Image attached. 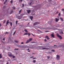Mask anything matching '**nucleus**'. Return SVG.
Segmentation results:
<instances>
[{
  "label": "nucleus",
  "mask_w": 64,
  "mask_h": 64,
  "mask_svg": "<svg viewBox=\"0 0 64 64\" xmlns=\"http://www.w3.org/2000/svg\"><path fill=\"white\" fill-rule=\"evenodd\" d=\"M24 30L25 31H26V32H28V31H27V30L25 29V30Z\"/></svg>",
  "instance_id": "nucleus-21"
},
{
  "label": "nucleus",
  "mask_w": 64,
  "mask_h": 64,
  "mask_svg": "<svg viewBox=\"0 0 64 64\" xmlns=\"http://www.w3.org/2000/svg\"><path fill=\"white\" fill-rule=\"evenodd\" d=\"M8 32H6V33H5V34H8Z\"/></svg>",
  "instance_id": "nucleus-43"
},
{
  "label": "nucleus",
  "mask_w": 64,
  "mask_h": 64,
  "mask_svg": "<svg viewBox=\"0 0 64 64\" xmlns=\"http://www.w3.org/2000/svg\"><path fill=\"white\" fill-rule=\"evenodd\" d=\"M27 12L28 13V14H29V13L31 12V11L30 10H27Z\"/></svg>",
  "instance_id": "nucleus-10"
},
{
  "label": "nucleus",
  "mask_w": 64,
  "mask_h": 64,
  "mask_svg": "<svg viewBox=\"0 0 64 64\" xmlns=\"http://www.w3.org/2000/svg\"><path fill=\"white\" fill-rule=\"evenodd\" d=\"M36 58H33V59H36Z\"/></svg>",
  "instance_id": "nucleus-46"
},
{
  "label": "nucleus",
  "mask_w": 64,
  "mask_h": 64,
  "mask_svg": "<svg viewBox=\"0 0 64 64\" xmlns=\"http://www.w3.org/2000/svg\"><path fill=\"white\" fill-rule=\"evenodd\" d=\"M62 11H63V12L64 13V9L63 8L62 9Z\"/></svg>",
  "instance_id": "nucleus-25"
},
{
  "label": "nucleus",
  "mask_w": 64,
  "mask_h": 64,
  "mask_svg": "<svg viewBox=\"0 0 64 64\" xmlns=\"http://www.w3.org/2000/svg\"><path fill=\"white\" fill-rule=\"evenodd\" d=\"M62 47V45H59L58 46V47H60H60Z\"/></svg>",
  "instance_id": "nucleus-26"
},
{
  "label": "nucleus",
  "mask_w": 64,
  "mask_h": 64,
  "mask_svg": "<svg viewBox=\"0 0 64 64\" xmlns=\"http://www.w3.org/2000/svg\"><path fill=\"white\" fill-rule=\"evenodd\" d=\"M36 62V60H33V62L34 63H35Z\"/></svg>",
  "instance_id": "nucleus-18"
},
{
  "label": "nucleus",
  "mask_w": 64,
  "mask_h": 64,
  "mask_svg": "<svg viewBox=\"0 0 64 64\" xmlns=\"http://www.w3.org/2000/svg\"><path fill=\"white\" fill-rule=\"evenodd\" d=\"M17 23H18V21L17 20L16 21V25H17Z\"/></svg>",
  "instance_id": "nucleus-28"
},
{
  "label": "nucleus",
  "mask_w": 64,
  "mask_h": 64,
  "mask_svg": "<svg viewBox=\"0 0 64 64\" xmlns=\"http://www.w3.org/2000/svg\"><path fill=\"white\" fill-rule=\"evenodd\" d=\"M8 56H10V57H12V54H11V53L10 52H9L8 54Z\"/></svg>",
  "instance_id": "nucleus-5"
},
{
  "label": "nucleus",
  "mask_w": 64,
  "mask_h": 64,
  "mask_svg": "<svg viewBox=\"0 0 64 64\" xmlns=\"http://www.w3.org/2000/svg\"><path fill=\"white\" fill-rule=\"evenodd\" d=\"M28 52H30V50H29V51H28Z\"/></svg>",
  "instance_id": "nucleus-54"
},
{
  "label": "nucleus",
  "mask_w": 64,
  "mask_h": 64,
  "mask_svg": "<svg viewBox=\"0 0 64 64\" xmlns=\"http://www.w3.org/2000/svg\"><path fill=\"white\" fill-rule=\"evenodd\" d=\"M58 13H59V12H58V11H57V12H56V14H58Z\"/></svg>",
  "instance_id": "nucleus-39"
},
{
  "label": "nucleus",
  "mask_w": 64,
  "mask_h": 64,
  "mask_svg": "<svg viewBox=\"0 0 64 64\" xmlns=\"http://www.w3.org/2000/svg\"><path fill=\"white\" fill-rule=\"evenodd\" d=\"M34 57V56H31L30 57V58H33Z\"/></svg>",
  "instance_id": "nucleus-40"
},
{
  "label": "nucleus",
  "mask_w": 64,
  "mask_h": 64,
  "mask_svg": "<svg viewBox=\"0 0 64 64\" xmlns=\"http://www.w3.org/2000/svg\"><path fill=\"white\" fill-rule=\"evenodd\" d=\"M13 12L12 11H11L10 13V14H12V13H13Z\"/></svg>",
  "instance_id": "nucleus-30"
},
{
  "label": "nucleus",
  "mask_w": 64,
  "mask_h": 64,
  "mask_svg": "<svg viewBox=\"0 0 64 64\" xmlns=\"http://www.w3.org/2000/svg\"><path fill=\"white\" fill-rule=\"evenodd\" d=\"M49 32V31L48 30H46L45 31V32Z\"/></svg>",
  "instance_id": "nucleus-38"
},
{
  "label": "nucleus",
  "mask_w": 64,
  "mask_h": 64,
  "mask_svg": "<svg viewBox=\"0 0 64 64\" xmlns=\"http://www.w3.org/2000/svg\"><path fill=\"white\" fill-rule=\"evenodd\" d=\"M10 3H11V4H12V3H13V1L12 0H11L10 2Z\"/></svg>",
  "instance_id": "nucleus-23"
},
{
  "label": "nucleus",
  "mask_w": 64,
  "mask_h": 64,
  "mask_svg": "<svg viewBox=\"0 0 64 64\" xmlns=\"http://www.w3.org/2000/svg\"><path fill=\"white\" fill-rule=\"evenodd\" d=\"M42 49H46V50H48L49 49V48H43Z\"/></svg>",
  "instance_id": "nucleus-9"
},
{
  "label": "nucleus",
  "mask_w": 64,
  "mask_h": 64,
  "mask_svg": "<svg viewBox=\"0 0 64 64\" xmlns=\"http://www.w3.org/2000/svg\"><path fill=\"white\" fill-rule=\"evenodd\" d=\"M51 1V0H50V1Z\"/></svg>",
  "instance_id": "nucleus-64"
},
{
  "label": "nucleus",
  "mask_w": 64,
  "mask_h": 64,
  "mask_svg": "<svg viewBox=\"0 0 64 64\" xmlns=\"http://www.w3.org/2000/svg\"><path fill=\"white\" fill-rule=\"evenodd\" d=\"M20 1L21 2H22V0H20Z\"/></svg>",
  "instance_id": "nucleus-47"
},
{
  "label": "nucleus",
  "mask_w": 64,
  "mask_h": 64,
  "mask_svg": "<svg viewBox=\"0 0 64 64\" xmlns=\"http://www.w3.org/2000/svg\"><path fill=\"white\" fill-rule=\"evenodd\" d=\"M46 38H47L48 40H49L50 39V38L47 36H46Z\"/></svg>",
  "instance_id": "nucleus-6"
},
{
  "label": "nucleus",
  "mask_w": 64,
  "mask_h": 64,
  "mask_svg": "<svg viewBox=\"0 0 64 64\" xmlns=\"http://www.w3.org/2000/svg\"><path fill=\"white\" fill-rule=\"evenodd\" d=\"M29 24V23H28V25Z\"/></svg>",
  "instance_id": "nucleus-59"
},
{
  "label": "nucleus",
  "mask_w": 64,
  "mask_h": 64,
  "mask_svg": "<svg viewBox=\"0 0 64 64\" xmlns=\"http://www.w3.org/2000/svg\"><path fill=\"white\" fill-rule=\"evenodd\" d=\"M28 34L27 33H26L24 34V35H28Z\"/></svg>",
  "instance_id": "nucleus-29"
},
{
  "label": "nucleus",
  "mask_w": 64,
  "mask_h": 64,
  "mask_svg": "<svg viewBox=\"0 0 64 64\" xmlns=\"http://www.w3.org/2000/svg\"><path fill=\"white\" fill-rule=\"evenodd\" d=\"M60 34H63V32L61 31V32H60Z\"/></svg>",
  "instance_id": "nucleus-13"
},
{
  "label": "nucleus",
  "mask_w": 64,
  "mask_h": 64,
  "mask_svg": "<svg viewBox=\"0 0 64 64\" xmlns=\"http://www.w3.org/2000/svg\"><path fill=\"white\" fill-rule=\"evenodd\" d=\"M60 18V20H62V21H63V18Z\"/></svg>",
  "instance_id": "nucleus-17"
},
{
  "label": "nucleus",
  "mask_w": 64,
  "mask_h": 64,
  "mask_svg": "<svg viewBox=\"0 0 64 64\" xmlns=\"http://www.w3.org/2000/svg\"><path fill=\"white\" fill-rule=\"evenodd\" d=\"M14 42L16 43H18V41H16V40H14Z\"/></svg>",
  "instance_id": "nucleus-24"
},
{
  "label": "nucleus",
  "mask_w": 64,
  "mask_h": 64,
  "mask_svg": "<svg viewBox=\"0 0 64 64\" xmlns=\"http://www.w3.org/2000/svg\"><path fill=\"white\" fill-rule=\"evenodd\" d=\"M20 46H18V47H20Z\"/></svg>",
  "instance_id": "nucleus-56"
},
{
  "label": "nucleus",
  "mask_w": 64,
  "mask_h": 64,
  "mask_svg": "<svg viewBox=\"0 0 64 64\" xmlns=\"http://www.w3.org/2000/svg\"><path fill=\"white\" fill-rule=\"evenodd\" d=\"M22 10V9H21L20 11H19V14H20V13L21 12Z\"/></svg>",
  "instance_id": "nucleus-20"
},
{
  "label": "nucleus",
  "mask_w": 64,
  "mask_h": 64,
  "mask_svg": "<svg viewBox=\"0 0 64 64\" xmlns=\"http://www.w3.org/2000/svg\"><path fill=\"white\" fill-rule=\"evenodd\" d=\"M10 24L11 26L12 27V22H10Z\"/></svg>",
  "instance_id": "nucleus-22"
},
{
  "label": "nucleus",
  "mask_w": 64,
  "mask_h": 64,
  "mask_svg": "<svg viewBox=\"0 0 64 64\" xmlns=\"http://www.w3.org/2000/svg\"><path fill=\"white\" fill-rule=\"evenodd\" d=\"M12 58H15V56L13 55L12 56Z\"/></svg>",
  "instance_id": "nucleus-31"
},
{
  "label": "nucleus",
  "mask_w": 64,
  "mask_h": 64,
  "mask_svg": "<svg viewBox=\"0 0 64 64\" xmlns=\"http://www.w3.org/2000/svg\"><path fill=\"white\" fill-rule=\"evenodd\" d=\"M7 0H6L5 2H4V4H5V3H6V2H7Z\"/></svg>",
  "instance_id": "nucleus-19"
},
{
  "label": "nucleus",
  "mask_w": 64,
  "mask_h": 64,
  "mask_svg": "<svg viewBox=\"0 0 64 64\" xmlns=\"http://www.w3.org/2000/svg\"><path fill=\"white\" fill-rule=\"evenodd\" d=\"M58 19L57 18H56V22H58Z\"/></svg>",
  "instance_id": "nucleus-12"
},
{
  "label": "nucleus",
  "mask_w": 64,
  "mask_h": 64,
  "mask_svg": "<svg viewBox=\"0 0 64 64\" xmlns=\"http://www.w3.org/2000/svg\"><path fill=\"white\" fill-rule=\"evenodd\" d=\"M40 23L39 22H36L33 25L34 26H35L36 25H37V24H39Z\"/></svg>",
  "instance_id": "nucleus-4"
},
{
  "label": "nucleus",
  "mask_w": 64,
  "mask_h": 64,
  "mask_svg": "<svg viewBox=\"0 0 64 64\" xmlns=\"http://www.w3.org/2000/svg\"><path fill=\"white\" fill-rule=\"evenodd\" d=\"M6 22V20H4V23H5Z\"/></svg>",
  "instance_id": "nucleus-45"
},
{
  "label": "nucleus",
  "mask_w": 64,
  "mask_h": 64,
  "mask_svg": "<svg viewBox=\"0 0 64 64\" xmlns=\"http://www.w3.org/2000/svg\"><path fill=\"white\" fill-rule=\"evenodd\" d=\"M38 31H39L40 32H42L41 31V30H39Z\"/></svg>",
  "instance_id": "nucleus-48"
},
{
  "label": "nucleus",
  "mask_w": 64,
  "mask_h": 64,
  "mask_svg": "<svg viewBox=\"0 0 64 64\" xmlns=\"http://www.w3.org/2000/svg\"><path fill=\"white\" fill-rule=\"evenodd\" d=\"M50 58V56H47V58L48 59H49V58Z\"/></svg>",
  "instance_id": "nucleus-14"
},
{
  "label": "nucleus",
  "mask_w": 64,
  "mask_h": 64,
  "mask_svg": "<svg viewBox=\"0 0 64 64\" xmlns=\"http://www.w3.org/2000/svg\"><path fill=\"white\" fill-rule=\"evenodd\" d=\"M1 24H0V26H1Z\"/></svg>",
  "instance_id": "nucleus-57"
},
{
  "label": "nucleus",
  "mask_w": 64,
  "mask_h": 64,
  "mask_svg": "<svg viewBox=\"0 0 64 64\" xmlns=\"http://www.w3.org/2000/svg\"><path fill=\"white\" fill-rule=\"evenodd\" d=\"M60 15H61V13H59V14H58V16H60Z\"/></svg>",
  "instance_id": "nucleus-35"
},
{
  "label": "nucleus",
  "mask_w": 64,
  "mask_h": 64,
  "mask_svg": "<svg viewBox=\"0 0 64 64\" xmlns=\"http://www.w3.org/2000/svg\"><path fill=\"white\" fill-rule=\"evenodd\" d=\"M51 35L52 36V37H54V34H51Z\"/></svg>",
  "instance_id": "nucleus-11"
},
{
  "label": "nucleus",
  "mask_w": 64,
  "mask_h": 64,
  "mask_svg": "<svg viewBox=\"0 0 64 64\" xmlns=\"http://www.w3.org/2000/svg\"><path fill=\"white\" fill-rule=\"evenodd\" d=\"M21 44H24V42H22L21 43Z\"/></svg>",
  "instance_id": "nucleus-42"
},
{
  "label": "nucleus",
  "mask_w": 64,
  "mask_h": 64,
  "mask_svg": "<svg viewBox=\"0 0 64 64\" xmlns=\"http://www.w3.org/2000/svg\"><path fill=\"white\" fill-rule=\"evenodd\" d=\"M31 3H32V2H31L30 3V5H31Z\"/></svg>",
  "instance_id": "nucleus-51"
},
{
  "label": "nucleus",
  "mask_w": 64,
  "mask_h": 64,
  "mask_svg": "<svg viewBox=\"0 0 64 64\" xmlns=\"http://www.w3.org/2000/svg\"><path fill=\"white\" fill-rule=\"evenodd\" d=\"M2 55H1V54H0V59H1V58H2Z\"/></svg>",
  "instance_id": "nucleus-16"
},
{
  "label": "nucleus",
  "mask_w": 64,
  "mask_h": 64,
  "mask_svg": "<svg viewBox=\"0 0 64 64\" xmlns=\"http://www.w3.org/2000/svg\"><path fill=\"white\" fill-rule=\"evenodd\" d=\"M22 17H21V16H18V19H21Z\"/></svg>",
  "instance_id": "nucleus-8"
},
{
  "label": "nucleus",
  "mask_w": 64,
  "mask_h": 64,
  "mask_svg": "<svg viewBox=\"0 0 64 64\" xmlns=\"http://www.w3.org/2000/svg\"><path fill=\"white\" fill-rule=\"evenodd\" d=\"M24 4H22V7H24Z\"/></svg>",
  "instance_id": "nucleus-32"
},
{
  "label": "nucleus",
  "mask_w": 64,
  "mask_h": 64,
  "mask_svg": "<svg viewBox=\"0 0 64 64\" xmlns=\"http://www.w3.org/2000/svg\"><path fill=\"white\" fill-rule=\"evenodd\" d=\"M44 41L45 42H47V40H46V39H45L44 40Z\"/></svg>",
  "instance_id": "nucleus-44"
},
{
  "label": "nucleus",
  "mask_w": 64,
  "mask_h": 64,
  "mask_svg": "<svg viewBox=\"0 0 64 64\" xmlns=\"http://www.w3.org/2000/svg\"><path fill=\"white\" fill-rule=\"evenodd\" d=\"M14 9H15V7H13Z\"/></svg>",
  "instance_id": "nucleus-50"
},
{
  "label": "nucleus",
  "mask_w": 64,
  "mask_h": 64,
  "mask_svg": "<svg viewBox=\"0 0 64 64\" xmlns=\"http://www.w3.org/2000/svg\"><path fill=\"white\" fill-rule=\"evenodd\" d=\"M30 19H31L32 21V19L33 18V17L32 16H30Z\"/></svg>",
  "instance_id": "nucleus-7"
},
{
  "label": "nucleus",
  "mask_w": 64,
  "mask_h": 64,
  "mask_svg": "<svg viewBox=\"0 0 64 64\" xmlns=\"http://www.w3.org/2000/svg\"><path fill=\"white\" fill-rule=\"evenodd\" d=\"M32 38H30L29 40H27L26 42V44H27V43H29L30 41H32Z\"/></svg>",
  "instance_id": "nucleus-1"
},
{
  "label": "nucleus",
  "mask_w": 64,
  "mask_h": 64,
  "mask_svg": "<svg viewBox=\"0 0 64 64\" xmlns=\"http://www.w3.org/2000/svg\"><path fill=\"white\" fill-rule=\"evenodd\" d=\"M4 7H5V6H4Z\"/></svg>",
  "instance_id": "nucleus-62"
},
{
  "label": "nucleus",
  "mask_w": 64,
  "mask_h": 64,
  "mask_svg": "<svg viewBox=\"0 0 64 64\" xmlns=\"http://www.w3.org/2000/svg\"><path fill=\"white\" fill-rule=\"evenodd\" d=\"M32 34V35H33V36H34V34Z\"/></svg>",
  "instance_id": "nucleus-53"
},
{
  "label": "nucleus",
  "mask_w": 64,
  "mask_h": 64,
  "mask_svg": "<svg viewBox=\"0 0 64 64\" xmlns=\"http://www.w3.org/2000/svg\"><path fill=\"white\" fill-rule=\"evenodd\" d=\"M7 26V25L6 24V26Z\"/></svg>",
  "instance_id": "nucleus-61"
},
{
  "label": "nucleus",
  "mask_w": 64,
  "mask_h": 64,
  "mask_svg": "<svg viewBox=\"0 0 64 64\" xmlns=\"http://www.w3.org/2000/svg\"><path fill=\"white\" fill-rule=\"evenodd\" d=\"M43 47H46V46H42Z\"/></svg>",
  "instance_id": "nucleus-60"
},
{
  "label": "nucleus",
  "mask_w": 64,
  "mask_h": 64,
  "mask_svg": "<svg viewBox=\"0 0 64 64\" xmlns=\"http://www.w3.org/2000/svg\"><path fill=\"white\" fill-rule=\"evenodd\" d=\"M6 64H8V62H7V63Z\"/></svg>",
  "instance_id": "nucleus-58"
},
{
  "label": "nucleus",
  "mask_w": 64,
  "mask_h": 64,
  "mask_svg": "<svg viewBox=\"0 0 64 64\" xmlns=\"http://www.w3.org/2000/svg\"><path fill=\"white\" fill-rule=\"evenodd\" d=\"M52 51H53V52H55V50H52Z\"/></svg>",
  "instance_id": "nucleus-41"
},
{
  "label": "nucleus",
  "mask_w": 64,
  "mask_h": 64,
  "mask_svg": "<svg viewBox=\"0 0 64 64\" xmlns=\"http://www.w3.org/2000/svg\"><path fill=\"white\" fill-rule=\"evenodd\" d=\"M42 29H46V28H42Z\"/></svg>",
  "instance_id": "nucleus-37"
},
{
  "label": "nucleus",
  "mask_w": 64,
  "mask_h": 64,
  "mask_svg": "<svg viewBox=\"0 0 64 64\" xmlns=\"http://www.w3.org/2000/svg\"><path fill=\"white\" fill-rule=\"evenodd\" d=\"M16 33V31H15L14 32V34H13V35H15V33Z\"/></svg>",
  "instance_id": "nucleus-27"
},
{
  "label": "nucleus",
  "mask_w": 64,
  "mask_h": 64,
  "mask_svg": "<svg viewBox=\"0 0 64 64\" xmlns=\"http://www.w3.org/2000/svg\"><path fill=\"white\" fill-rule=\"evenodd\" d=\"M28 36H30V35H31V34L30 33H28Z\"/></svg>",
  "instance_id": "nucleus-33"
},
{
  "label": "nucleus",
  "mask_w": 64,
  "mask_h": 64,
  "mask_svg": "<svg viewBox=\"0 0 64 64\" xmlns=\"http://www.w3.org/2000/svg\"><path fill=\"white\" fill-rule=\"evenodd\" d=\"M3 40H4V41L5 40V38H4L3 39Z\"/></svg>",
  "instance_id": "nucleus-49"
},
{
  "label": "nucleus",
  "mask_w": 64,
  "mask_h": 64,
  "mask_svg": "<svg viewBox=\"0 0 64 64\" xmlns=\"http://www.w3.org/2000/svg\"><path fill=\"white\" fill-rule=\"evenodd\" d=\"M14 50H19V48H18V49H16V48H15V49H14Z\"/></svg>",
  "instance_id": "nucleus-34"
},
{
  "label": "nucleus",
  "mask_w": 64,
  "mask_h": 64,
  "mask_svg": "<svg viewBox=\"0 0 64 64\" xmlns=\"http://www.w3.org/2000/svg\"><path fill=\"white\" fill-rule=\"evenodd\" d=\"M56 35L60 39H62V37L61 36L59 35V34H56Z\"/></svg>",
  "instance_id": "nucleus-2"
},
{
  "label": "nucleus",
  "mask_w": 64,
  "mask_h": 64,
  "mask_svg": "<svg viewBox=\"0 0 64 64\" xmlns=\"http://www.w3.org/2000/svg\"><path fill=\"white\" fill-rule=\"evenodd\" d=\"M32 54H34V55L35 54L34 53H32Z\"/></svg>",
  "instance_id": "nucleus-52"
},
{
  "label": "nucleus",
  "mask_w": 64,
  "mask_h": 64,
  "mask_svg": "<svg viewBox=\"0 0 64 64\" xmlns=\"http://www.w3.org/2000/svg\"><path fill=\"white\" fill-rule=\"evenodd\" d=\"M58 18H59V16H58Z\"/></svg>",
  "instance_id": "nucleus-63"
},
{
  "label": "nucleus",
  "mask_w": 64,
  "mask_h": 64,
  "mask_svg": "<svg viewBox=\"0 0 64 64\" xmlns=\"http://www.w3.org/2000/svg\"><path fill=\"white\" fill-rule=\"evenodd\" d=\"M37 43V42H31V43Z\"/></svg>",
  "instance_id": "nucleus-36"
},
{
  "label": "nucleus",
  "mask_w": 64,
  "mask_h": 64,
  "mask_svg": "<svg viewBox=\"0 0 64 64\" xmlns=\"http://www.w3.org/2000/svg\"><path fill=\"white\" fill-rule=\"evenodd\" d=\"M56 58L58 60H59L60 59V56H59V55H57L56 56Z\"/></svg>",
  "instance_id": "nucleus-3"
},
{
  "label": "nucleus",
  "mask_w": 64,
  "mask_h": 64,
  "mask_svg": "<svg viewBox=\"0 0 64 64\" xmlns=\"http://www.w3.org/2000/svg\"><path fill=\"white\" fill-rule=\"evenodd\" d=\"M29 50V48H28V49L26 50Z\"/></svg>",
  "instance_id": "nucleus-55"
},
{
  "label": "nucleus",
  "mask_w": 64,
  "mask_h": 64,
  "mask_svg": "<svg viewBox=\"0 0 64 64\" xmlns=\"http://www.w3.org/2000/svg\"><path fill=\"white\" fill-rule=\"evenodd\" d=\"M9 23V20H8L7 22H6V24H7V25H8V24Z\"/></svg>",
  "instance_id": "nucleus-15"
}]
</instances>
